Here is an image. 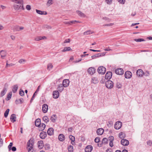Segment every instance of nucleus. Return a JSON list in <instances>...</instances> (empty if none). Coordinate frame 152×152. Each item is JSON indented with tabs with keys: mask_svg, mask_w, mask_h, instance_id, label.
<instances>
[{
	"mask_svg": "<svg viewBox=\"0 0 152 152\" xmlns=\"http://www.w3.org/2000/svg\"><path fill=\"white\" fill-rule=\"evenodd\" d=\"M41 120L40 119H37L35 121V125L37 126H39L41 124Z\"/></svg>",
	"mask_w": 152,
	"mask_h": 152,
	"instance_id": "obj_28",
	"label": "nucleus"
},
{
	"mask_svg": "<svg viewBox=\"0 0 152 152\" xmlns=\"http://www.w3.org/2000/svg\"><path fill=\"white\" fill-rule=\"evenodd\" d=\"M122 126V123L120 121H118L115 123L114 128L116 129H119Z\"/></svg>",
	"mask_w": 152,
	"mask_h": 152,
	"instance_id": "obj_5",
	"label": "nucleus"
},
{
	"mask_svg": "<svg viewBox=\"0 0 152 152\" xmlns=\"http://www.w3.org/2000/svg\"><path fill=\"white\" fill-rule=\"evenodd\" d=\"M69 81L68 79L64 80L63 81L62 85L64 87H66L68 86Z\"/></svg>",
	"mask_w": 152,
	"mask_h": 152,
	"instance_id": "obj_10",
	"label": "nucleus"
},
{
	"mask_svg": "<svg viewBox=\"0 0 152 152\" xmlns=\"http://www.w3.org/2000/svg\"><path fill=\"white\" fill-rule=\"evenodd\" d=\"M12 145H13L12 143V142H10L9 144V145H8V147L10 150H11V147L12 146Z\"/></svg>",
	"mask_w": 152,
	"mask_h": 152,
	"instance_id": "obj_62",
	"label": "nucleus"
},
{
	"mask_svg": "<svg viewBox=\"0 0 152 152\" xmlns=\"http://www.w3.org/2000/svg\"><path fill=\"white\" fill-rule=\"evenodd\" d=\"M54 129L52 128H49L47 131V133L49 135H52L53 134Z\"/></svg>",
	"mask_w": 152,
	"mask_h": 152,
	"instance_id": "obj_16",
	"label": "nucleus"
},
{
	"mask_svg": "<svg viewBox=\"0 0 152 152\" xmlns=\"http://www.w3.org/2000/svg\"><path fill=\"white\" fill-rule=\"evenodd\" d=\"M42 37H37L35 38V40L36 41H38L41 40Z\"/></svg>",
	"mask_w": 152,
	"mask_h": 152,
	"instance_id": "obj_51",
	"label": "nucleus"
},
{
	"mask_svg": "<svg viewBox=\"0 0 152 152\" xmlns=\"http://www.w3.org/2000/svg\"><path fill=\"white\" fill-rule=\"evenodd\" d=\"M57 119V116L56 115L54 114L52 115L50 117V119L53 123L55 122Z\"/></svg>",
	"mask_w": 152,
	"mask_h": 152,
	"instance_id": "obj_21",
	"label": "nucleus"
},
{
	"mask_svg": "<svg viewBox=\"0 0 152 152\" xmlns=\"http://www.w3.org/2000/svg\"><path fill=\"white\" fill-rule=\"evenodd\" d=\"M116 86L118 88H121L122 85L120 83L118 82L116 85Z\"/></svg>",
	"mask_w": 152,
	"mask_h": 152,
	"instance_id": "obj_42",
	"label": "nucleus"
},
{
	"mask_svg": "<svg viewBox=\"0 0 152 152\" xmlns=\"http://www.w3.org/2000/svg\"><path fill=\"white\" fill-rule=\"evenodd\" d=\"M53 3V0H48L47 3V5L49 6L52 4Z\"/></svg>",
	"mask_w": 152,
	"mask_h": 152,
	"instance_id": "obj_38",
	"label": "nucleus"
},
{
	"mask_svg": "<svg viewBox=\"0 0 152 152\" xmlns=\"http://www.w3.org/2000/svg\"><path fill=\"white\" fill-rule=\"evenodd\" d=\"M112 76V73L110 72H107L105 75V78L106 79H110Z\"/></svg>",
	"mask_w": 152,
	"mask_h": 152,
	"instance_id": "obj_14",
	"label": "nucleus"
},
{
	"mask_svg": "<svg viewBox=\"0 0 152 152\" xmlns=\"http://www.w3.org/2000/svg\"><path fill=\"white\" fill-rule=\"evenodd\" d=\"M26 8V9L28 10H30L31 9V6L29 5H27Z\"/></svg>",
	"mask_w": 152,
	"mask_h": 152,
	"instance_id": "obj_59",
	"label": "nucleus"
},
{
	"mask_svg": "<svg viewBox=\"0 0 152 152\" xmlns=\"http://www.w3.org/2000/svg\"><path fill=\"white\" fill-rule=\"evenodd\" d=\"M26 61V60L21 59L19 60L18 62L20 64H24Z\"/></svg>",
	"mask_w": 152,
	"mask_h": 152,
	"instance_id": "obj_43",
	"label": "nucleus"
},
{
	"mask_svg": "<svg viewBox=\"0 0 152 152\" xmlns=\"http://www.w3.org/2000/svg\"><path fill=\"white\" fill-rule=\"evenodd\" d=\"M87 72L89 75H92L95 73L96 69L94 67H90L88 69Z\"/></svg>",
	"mask_w": 152,
	"mask_h": 152,
	"instance_id": "obj_3",
	"label": "nucleus"
},
{
	"mask_svg": "<svg viewBox=\"0 0 152 152\" xmlns=\"http://www.w3.org/2000/svg\"><path fill=\"white\" fill-rule=\"evenodd\" d=\"M136 74L138 76L142 77L144 74V72L141 69H139L137 71Z\"/></svg>",
	"mask_w": 152,
	"mask_h": 152,
	"instance_id": "obj_12",
	"label": "nucleus"
},
{
	"mask_svg": "<svg viewBox=\"0 0 152 152\" xmlns=\"http://www.w3.org/2000/svg\"><path fill=\"white\" fill-rule=\"evenodd\" d=\"M38 147L40 149H42L44 146V144L42 141H40L38 142Z\"/></svg>",
	"mask_w": 152,
	"mask_h": 152,
	"instance_id": "obj_24",
	"label": "nucleus"
},
{
	"mask_svg": "<svg viewBox=\"0 0 152 152\" xmlns=\"http://www.w3.org/2000/svg\"><path fill=\"white\" fill-rule=\"evenodd\" d=\"M115 72L116 74L119 75H122L124 73V70L122 68L116 69Z\"/></svg>",
	"mask_w": 152,
	"mask_h": 152,
	"instance_id": "obj_8",
	"label": "nucleus"
},
{
	"mask_svg": "<svg viewBox=\"0 0 152 152\" xmlns=\"http://www.w3.org/2000/svg\"><path fill=\"white\" fill-rule=\"evenodd\" d=\"M144 75L146 76H148L150 75V73L148 72H146L145 73Z\"/></svg>",
	"mask_w": 152,
	"mask_h": 152,
	"instance_id": "obj_64",
	"label": "nucleus"
},
{
	"mask_svg": "<svg viewBox=\"0 0 152 152\" xmlns=\"http://www.w3.org/2000/svg\"><path fill=\"white\" fill-rule=\"evenodd\" d=\"M121 143L124 146H127L129 144V141L125 139H123L121 140Z\"/></svg>",
	"mask_w": 152,
	"mask_h": 152,
	"instance_id": "obj_9",
	"label": "nucleus"
},
{
	"mask_svg": "<svg viewBox=\"0 0 152 152\" xmlns=\"http://www.w3.org/2000/svg\"><path fill=\"white\" fill-rule=\"evenodd\" d=\"M132 73L129 71L126 72L125 74V77L126 78L129 79L131 78L132 77Z\"/></svg>",
	"mask_w": 152,
	"mask_h": 152,
	"instance_id": "obj_11",
	"label": "nucleus"
},
{
	"mask_svg": "<svg viewBox=\"0 0 152 152\" xmlns=\"http://www.w3.org/2000/svg\"><path fill=\"white\" fill-rule=\"evenodd\" d=\"M119 137L121 139H124L126 137V135L125 133L121 132L119 134Z\"/></svg>",
	"mask_w": 152,
	"mask_h": 152,
	"instance_id": "obj_29",
	"label": "nucleus"
},
{
	"mask_svg": "<svg viewBox=\"0 0 152 152\" xmlns=\"http://www.w3.org/2000/svg\"><path fill=\"white\" fill-rule=\"evenodd\" d=\"M104 132V129L102 128H99L97 129L96 133L98 135H101Z\"/></svg>",
	"mask_w": 152,
	"mask_h": 152,
	"instance_id": "obj_18",
	"label": "nucleus"
},
{
	"mask_svg": "<svg viewBox=\"0 0 152 152\" xmlns=\"http://www.w3.org/2000/svg\"><path fill=\"white\" fill-rule=\"evenodd\" d=\"M36 93V91H35V92L34 93V94H33V95L31 99L30 102L31 103L32 102L34 99V97H35V96L36 95V94H35Z\"/></svg>",
	"mask_w": 152,
	"mask_h": 152,
	"instance_id": "obj_53",
	"label": "nucleus"
},
{
	"mask_svg": "<svg viewBox=\"0 0 152 152\" xmlns=\"http://www.w3.org/2000/svg\"><path fill=\"white\" fill-rule=\"evenodd\" d=\"M58 140L60 141H63L65 140V136L63 134H60L58 137Z\"/></svg>",
	"mask_w": 152,
	"mask_h": 152,
	"instance_id": "obj_19",
	"label": "nucleus"
},
{
	"mask_svg": "<svg viewBox=\"0 0 152 152\" xmlns=\"http://www.w3.org/2000/svg\"><path fill=\"white\" fill-rule=\"evenodd\" d=\"M23 3L18 4H14L13 5V7L14 9L16 11L20 10H24V9L23 7Z\"/></svg>",
	"mask_w": 152,
	"mask_h": 152,
	"instance_id": "obj_1",
	"label": "nucleus"
},
{
	"mask_svg": "<svg viewBox=\"0 0 152 152\" xmlns=\"http://www.w3.org/2000/svg\"><path fill=\"white\" fill-rule=\"evenodd\" d=\"M109 138L110 140V141L113 142L114 140V138L113 137V136H110Z\"/></svg>",
	"mask_w": 152,
	"mask_h": 152,
	"instance_id": "obj_57",
	"label": "nucleus"
},
{
	"mask_svg": "<svg viewBox=\"0 0 152 152\" xmlns=\"http://www.w3.org/2000/svg\"><path fill=\"white\" fill-rule=\"evenodd\" d=\"M53 67V66L52 64L49 63L47 65V69L49 71L51 70Z\"/></svg>",
	"mask_w": 152,
	"mask_h": 152,
	"instance_id": "obj_36",
	"label": "nucleus"
},
{
	"mask_svg": "<svg viewBox=\"0 0 152 152\" xmlns=\"http://www.w3.org/2000/svg\"><path fill=\"white\" fill-rule=\"evenodd\" d=\"M64 86L62 84H60L58 85L57 88L58 90L60 92H62L64 90Z\"/></svg>",
	"mask_w": 152,
	"mask_h": 152,
	"instance_id": "obj_23",
	"label": "nucleus"
},
{
	"mask_svg": "<svg viewBox=\"0 0 152 152\" xmlns=\"http://www.w3.org/2000/svg\"><path fill=\"white\" fill-rule=\"evenodd\" d=\"M12 2L17 4H21L23 3V0H10Z\"/></svg>",
	"mask_w": 152,
	"mask_h": 152,
	"instance_id": "obj_31",
	"label": "nucleus"
},
{
	"mask_svg": "<svg viewBox=\"0 0 152 152\" xmlns=\"http://www.w3.org/2000/svg\"><path fill=\"white\" fill-rule=\"evenodd\" d=\"M147 144L148 145H149V146H151V145L152 144V141L151 140H148L147 141Z\"/></svg>",
	"mask_w": 152,
	"mask_h": 152,
	"instance_id": "obj_58",
	"label": "nucleus"
},
{
	"mask_svg": "<svg viewBox=\"0 0 152 152\" xmlns=\"http://www.w3.org/2000/svg\"><path fill=\"white\" fill-rule=\"evenodd\" d=\"M98 54H99V57L102 56H104L105 55V53H98Z\"/></svg>",
	"mask_w": 152,
	"mask_h": 152,
	"instance_id": "obj_61",
	"label": "nucleus"
},
{
	"mask_svg": "<svg viewBox=\"0 0 152 152\" xmlns=\"http://www.w3.org/2000/svg\"><path fill=\"white\" fill-rule=\"evenodd\" d=\"M70 42V40L69 39H67L65 40L64 42V43H69Z\"/></svg>",
	"mask_w": 152,
	"mask_h": 152,
	"instance_id": "obj_60",
	"label": "nucleus"
},
{
	"mask_svg": "<svg viewBox=\"0 0 152 152\" xmlns=\"http://www.w3.org/2000/svg\"><path fill=\"white\" fill-rule=\"evenodd\" d=\"M107 139L106 138H104L102 140V142L103 143L105 144L107 143Z\"/></svg>",
	"mask_w": 152,
	"mask_h": 152,
	"instance_id": "obj_46",
	"label": "nucleus"
},
{
	"mask_svg": "<svg viewBox=\"0 0 152 152\" xmlns=\"http://www.w3.org/2000/svg\"><path fill=\"white\" fill-rule=\"evenodd\" d=\"M99 82V80L98 78L96 77H93L92 79V83H94L96 84Z\"/></svg>",
	"mask_w": 152,
	"mask_h": 152,
	"instance_id": "obj_22",
	"label": "nucleus"
},
{
	"mask_svg": "<svg viewBox=\"0 0 152 152\" xmlns=\"http://www.w3.org/2000/svg\"><path fill=\"white\" fill-rule=\"evenodd\" d=\"M7 90L5 88H4L3 90L1 92L0 95L1 97L3 96L7 92Z\"/></svg>",
	"mask_w": 152,
	"mask_h": 152,
	"instance_id": "obj_25",
	"label": "nucleus"
},
{
	"mask_svg": "<svg viewBox=\"0 0 152 152\" xmlns=\"http://www.w3.org/2000/svg\"><path fill=\"white\" fill-rule=\"evenodd\" d=\"M77 13L78 14V15L80 16L81 17H85V15L81 11H76Z\"/></svg>",
	"mask_w": 152,
	"mask_h": 152,
	"instance_id": "obj_30",
	"label": "nucleus"
},
{
	"mask_svg": "<svg viewBox=\"0 0 152 152\" xmlns=\"http://www.w3.org/2000/svg\"><path fill=\"white\" fill-rule=\"evenodd\" d=\"M7 54V52L6 50H3L0 51V55L2 59H4L6 57Z\"/></svg>",
	"mask_w": 152,
	"mask_h": 152,
	"instance_id": "obj_6",
	"label": "nucleus"
},
{
	"mask_svg": "<svg viewBox=\"0 0 152 152\" xmlns=\"http://www.w3.org/2000/svg\"><path fill=\"white\" fill-rule=\"evenodd\" d=\"M43 121L46 123H47L49 121V118L47 116H44L42 118Z\"/></svg>",
	"mask_w": 152,
	"mask_h": 152,
	"instance_id": "obj_33",
	"label": "nucleus"
},
{
	"mask_svg": "<svg viewBox=\"0 0 152 152\" xmlns=\"http://www.w3.org/2000/svg\"><path fill=\"white\" fill-rule=\"evenodd\" d=\"M9 111L10 110L9 109H8L5 111L4 113V116L5 118L7 117L8 116Z\"/></svg>",
	"mask_w": 152,
	"mask_h": 152,
	"instance_id": "obj_41",
	"label": "nucleus"
},
{
	"mask_svg": "<svg viewBox=\"0 0 152 152\" xmlns=\"http://www.w3.org/2000/svg\"><path fill=\"white\" fill-rule=\"evenodd\" d=\"M27 145L28 146L27 147H29L30 146H33V144L32 141L31 140H28L27 143Z\"/></svg>",
	"mask_w": 152,
	"mask_h": 152,
	"instance_id": "obj_35",
	"label": "nucleus"
},
{
	"mask_svg": "<svg viewBox=\"0 0 152 152\" xmlns=\"http://www.w3.org/2000/svg\"><path fill=\"white\" fill-rule=\"evenodd\" d=\"M19 94L21 96H23L24 95V92L23 90H20Z\"/></svg>",
	"mask_w": 152,
	"mask_h": 152,
	"instance_id": "obj_52",
	"label": "nucleus"
},
{
	"mask_svg": "<svg viewBox=\"0 0 152 152\" xmlns=\"http://www.w3.org/2000/svg\"><path fill=\"white\" fill-rule=\"evenodd\" d=\"M94 33V32L90 30L87 31L83 33V34L84 35H87L91 34Z\"/></svg>",
	"mask_w": 152,
	"mask_h": 152,
	"instance_id": "obj_34",
	"label": "nucleus"
},
{
	"mask_svg": "<svg viewBox=\"0 0 152 152\" xmlns=\"http://www.w3.org/2000/svg\"><path fill=\"white\" fill-rule=\"evenodd\" d=\"M59 93L58 91H54L53 92V97L55 99L58 98L59 96Z\"/></svg>",
	"mask_w": 152,
	"mask_h": 152,
	"instance_id": "obj_13",
	"label": "nucleus"
},
{
	"mask_svg": "<svg viewBox=\"0 0 152 152\" xmlns=\"http://www.w3.org/2000/svg\"><path fill=\"white\" fill-rule=\"evenodd\" d=\"M118 1L120 4H124L125 2V0H118Z\"/></svg>",
	"mask_w": 152,
	"mask_h": 152,
	"instance_id": "obj_56",
	"label": "nucleus"
},
{
	"mask_svg": "<svg viewBox=\"0 0 152 152\" xmlns=\"http://www.w3.org/2000/svg\"><path fill=\"white\" fill-rule=\"evenodd\" d=\"M106 71V68L104 66H99L98 69L97 71L99 73L103 75L105 74Z\"/></svg>",
	"mask_w": 152,
	"mask_h": 152,
	"instance_id": "obj_2",
	"label": "nucleus"
},
{
	"mask_svg": "<svg viewBox=\"0 0 152 152\" xmlns=\"http://www.w3.org/2000/svg\"><path fill=\"white\" fill-rule=\"evenodd\" d=\"M113 0H105V2L108 4H111Z\"/></svg>",
	"mask_w": 152,
	"mask_h": 152,
	"instance_id": "obj_54",
	"label": "nucleus"
},
{
	"mask_svg": "<svg viewBox=\"0 0 152 152\" xmlns=\"http://www.w3.org/2000/svg\"><path fill=\"white\" fill-rule=\"evenodd\" d=\"M99 57V55L98 53L91 56V58L92 59H95Z\"/></svg>",
	"mask_w": 152,
	"mask_h": 152,
	"instance_id": "obj_48",
	"label": "nucleus"
},
{
	"mask_svg": "<svg viewBox=\"0 0 152 152\" xmlns=\"http://www.w3.org/2000/svg\"><path fill=\"white\" fill-rule=\"evenodd\" d=\"M93 149V147L91 145H88L85 148L86 152H91Z\"/></svg>",
	"mask_w": 152,
	"mask_h": 152,
	"instance_id": "obj_15",
	"label": "nucleus"
},
{
	"mask_svg": "<svg viewBox=\"0 0 152 152\" xmlns=\"http://www.w3.org/2000/svg\"><path fill=\"white\" fill-rule=\"evenodd\" d=\"M48 110V106L46 104H44L42 106V111L44 113H47Z\"/></svg>",
	"mask_w": 152,
	"mask_h": 152,
	"instance_id": "obj_7",
	"label": "nucleus"
},
{
	"mask_svg": "<svg viewBox=\"0 0 152 152\" xmlns=\"http://www.w3.org/2000/svg\"><path fill=\"white\" fill-rule=\"evenodd\" d=\"M134 40L137 42H141L145 41L144 39H134Z\"/></svg>",
	"mask_w": 152,
	"mask_h": 152,
	"instance_id": "obj_47",
	"label": "nucleus"
},
{
	"mask_svg": "<svg viewBox=\"0 0 152 152\" xmlns=\"http://www.w3.org/2000/svg\"><path fill=\"white\" fill-rule=\"evenodd\" d=\"M40 137L42 139H44L47 136V134L45 132H42L40 134Z\"/></svg>",
	"mask_w": 152,
	"mask_h": 152,
	"instance_id": "obj_17",
	"label": "nucleus"
},
{
	"mask_svg": "<svg viewBox=\"0 0 152 152\" xmlns=\"http://www.w3.org/2000/svg\"><path fill=\"white\" fill-rule=\"evenodd\" d=\"M18 88V86L17 85H15L13 87L12 89V91L13 93H15Z\"/></svg>",
	"mask_w": 152,
	"mask_h": 152,
	"instance_id": "obj_37",
	"label": "nucleus"
},
{
	"mask_svg": "<svg viewBox=\"0 0 152 152\" xmlns=\"http://www.w3.org/2000/svg\"><path fill=\"white\" fill-rule=\"evenodd\" d=\"M36 12L38 14L40 15H46L47 13L46 12H44L38 10H36Z\"/></svg>",
	"mask_w": 152,
	"mask_h": 152,
	"instance_id": "obj_27",
	"label": "nucleus"
},
{
	"mask_svg": "<svg viewBox=\"0 0 152 152\" xmlns=\"http://www.w3.org/2000/svg\"><path fill=\"white\" fill-rule=\"evenodd\" d=\"M39 126L40 130L41 131H42L45 129V124L42 123L40 124V125Z\"/></svg>",
	"mask_w": 152,
	"mask_h": 152,
	"instance_id": "obj_32",
	"label": "nucleus"
},
{
	"mask_svg": "<svg viewBox=\"0 0 152 152\" xmlns=\"http://www.w3.org/2000/svg\"><path fill=\"white\" fill-rule=\"evenodd\" d=\"M68 51H72V49L69 47H65L64 49L62 50V52Z\"/></svg>",
	"mask_w": 152,
	"mask_h": 152,
	"instance_id": "obj_26",
	"label": "nucleus"
},
{
	"mask_svg": "<svg viewBox=\"0 0 152 152\" xmlns=\"http://www.w3.org/2000/svg\"><path fill=\"white\" fill-rule=\"evenodd\" d=\"M16 117L15 115L12 114L10 117V119L11 121L13 123L16 121Z\"/></svg>",
	"mask_w": 152,
	"mask_h": 152,
	"instance_id": "obj_20",
	"label": "nucleus"
},
{
	"mask_svg": "<svg viewBox=\"0 0 152 152\" xmlns=\"http://www.w3.org/2000/svg\"><path fill=\"white\" fill-rule=\"evenodd\" d=\"M113 83L111 80H108L106 82L105 86L108 88H111L113 87Z\"/></svg>",
	"mask_w": 152,
	"mask_h": 152,
	"instance_id": "obj_4",
	"label": "nucleus"
},
{
	"mask_svg": "<svg viewBox=\"0 0 152 152\" xmlns=\"http://www.w3.org/2000/svg\"><path fill=\"white\" fill-rule=\"evenodd\" d=\"M12 95V92L10 93L7 95V98L6 99L7 100H8L10 99L11 98Z\"/></svg>",
	"mask_w": 152,
	"mask_h": 152,
	"instance_id": "obj_44",
	"label": "nucleus"
},
{
	"mask_svg": "<svg viewBox=\"0 0 152 152\" xmlns=\"http://www.w3.org/2000/svg\"><path fill=\"white\" fill-rule=\"evenodd\" d=\"M69 138L72 141H74L75 140V137L74 136L70 135L69 136Z\"/></svg>",
	"mask_w": 152,
	"mask_h": 152,
	"instance_id": "obj_49",
	"label": "nucleus"
},
{
	"mask_svg": "<svg viewBox=\"0 0 152 152\" xmlns=\"http://www.w3.org/2000/svg\"><path fill=\"white\" fill-rule=\"evenodd\" d=\"M70 25H72V24H75V23H80V22L76 20H72L71 21H70Z\"/></svg>",
	"mask_w": 152,
	"mask_h": 152,
	"instance_id": "obj_50",
	"label": "nucleus"
},
{
	"mask_svg": "<svg viewBox=\"0 0 152 152\" xmlns=\"http://www.w3.org/2000/svg\"><path fill=\"white\" fill-rule=\"evenodd\" d=\"M114 24L113 23H111L110 24H105L104 25L105 26H110L113 25Z\"/></svg>",
	"mask_w": 152,
	"mask_h": 152,
	"instance_id": "obj_63",
	"label": "nucleus"
},
{
	"mask_svg": "<svg viewBox=\"0 0 152 152\" xmlns=\"http://www.w3.org/2000/svg\"><path fill=\"white\" fill-rule=\"evenodd\" d=\"M14 30L15 31H20L19 26H15L14 28Z\"/></svg>",
	"mask_w": 152,
	"mask_h": 152,
	"instance_id": "obj_45",
	"label": "nucleus"
},
{
	"mask_svg": "<svg viewBox=\"0 0 152 152\" xmlns=\"http://www.w3.org/2000/svg\"><path fill=\"white\" fill-rule=\"evenodd\" d=\"M68 151L69 152H72L73 151V146L70 145L68 147Z\"/></svg>",
	"mask_w": 152,
	"mask_h": 152,
	"instance_id": "obj_40",
	"label": "nucleus"
},
{
	"mask_svg": "<svg viewBox=\"0 0 152 152\" xmlns=\"http://www.w3.org/2000/svg\"><path fill=\"white\" fill-rule=\"evenodd\" d=\"M45 148L46 150H49L50 148V145L48 144H45Z\"/></svg>",
	"mask_w": 152,
	"mask_h": 152,
	"instance_id": "obj_39",
	"label": "nucleus"
},
{
	"mask_svg": "<svg viewBox=\"0 0 152 152\" xmlns=\"http://www.w3.org/2000/svg\"><path fill=\"white\" fill-rule=\"evenodd\" d=\"M100 138L99 137H96L95 138L94 141L98 143L100 141Z\"/></svg>",
	"mask_w": 152,
	"mask_h": 152,
	"instance_id": "obj_55",
	"label": "nucleus"
}]
</instances>
